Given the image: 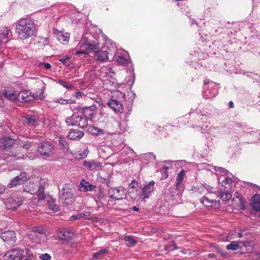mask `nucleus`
Returning <instances> with one entry per match:
<instances>
[{
    "instance_id": "7",
    "label": "nucleus",
    "mask_w": 260,
    "mask_h": 260,
    "mask_svg": "<svg viewBox=\"0 0 260 260\" xmlns=\"http://www.w3.org/2000/svg\"><path fill=\"white\" fill-rule=\"evenodd\" d=\"M23 248L17 247L12 249L4 255V260H23L24 257Z\"/></svg>"
},
{
    "instance_id": "28",
    "label": "nucleus",
    "mask_w": 260,
    "mask_h": 260,
    "mask_svg": "<svg viewBox=\"0 0 260 260\" xmlns=\"http://www.w3.org/2000/svg\"><path fill=\"white\" fill-rule=\"evenodd\" d=\"M25 123L29 126L34 127H36L38 125L37 119L30 115H27L25 117Z\"/></svg>"
},
{
    "instance_id": "36",
    "label": "nucleus",
    "mask_w": 260,
    "mask_h": 260,
    "mask_svg": "<svg viewBox=\"0 0 260 260\" xmlns=\"http://www.w3.org/2000/svg\"><path fill=\"white\" fill-rule=\"evenodd\" d=\"M90 132L96 136L103 135L104 134V132L102 129L96 127L92 126L90 129Z\"/></svg>"
},
{
    "instance_id": "49",
    "label": "nucleus",
    "mask_w": 260,
    "mask_h": 260,
    "mask_svg": "<svg viewBox=\"0 0 260 260\" xmlns=\"http://www.w3.org/2000/svg\"><path fill=\"white\" fill-rule=\"evenodd\" d=\"M217 251L218 252V253H219L222 257H229V253L226 252L225 250H222L219 248H217Z\"/></svg>"
},
{
    "instance_id": "21",
    "label": "nucleus",
    "mask_w": 260,
    "mask_h": 260,
    "mask_svg": "<svg viewBox=\"0 0 260 260\" xmlns=\"http://www.w3.org/2000/svg\"><path fill=\"white\" fill-rule=\"evenodd\" d=\"M58 237L62 240L69 241L74 236V233L70 230L62 229L58 232Z\"/></svg>"
},
{
    "instance_id": "26",
    "label": "nucleus",
    "mask_w": 260,
    "mask_h": 260,
    "mask_svg": "<svg viewBox=\"0 0 260 260\" xmlns=\"http://www.w3.org/2000/svg\"><path fill=\"white\" fill-rule=\"evenodd\" d=\"M251 206L256 211H260V194H255L252 198Z\"/></svg>"
},
{
    "instance_id": "32",
    "label": "nucleus",
    "mask_w": 260,
    "mask_h": 260,
    "mask_svg": "<svg viewBox=\"0 0 260 260\" xmlns=\"http://www.w3.org/2000/svg\"><path fill=\"white\" fill-rule=\"evenodd\" d=\"M226 248L229 250L235 251L241 248V246L235 241H232L226 246Z\"/></svg>"
},
{
    "instance_id": "2",
    "label": "nucleus",
    "mask_w": 260,
    "mask_h": 260,
    "mask_svg": "<svg viewBox=\"0 0 260 260\" xmlns=\"http://www.w3.org/2000/svg\"><path fill=\"white\" fill-rule=\"evenodd\" d=\"M66 123L68 126H75L81 128H85L88 125L87 118L79 113L76 108L74 109L73 115L66 118Z\"/></svg>"
},
{
    "instance_id": "47",
    "label": "nucleus",
    "mask_w": 260,
    "mask_h": 260,
    "mask_svg": "<svg viewBox=\"0 0 260 260\" xmlns=\"http://www.w3.org/2000/svg\"><path fill=\"white\" fill-rule=\"evenodd\" d=\"M74 102L72 100H64L63 99H59L57 100L56 103H58L61 105H66L68 103H73Z\"/></svg>"
},
{
    "instance_id": "15",
    "label": "nucleus",
    "mask_w": 260,
    "mask_h": 260,
    "mask_svg": "<svg viewBox=\"0 0 260 260\" xmlns=\"http://www.w3.org/2000/svg\"><path fill=\"white\" fill-rule=\"evenodd\" d=\"M215 86L216 84L215 83H211L209 87H203V96L206 99L215 97L217 94V90L215 88Z\"/></svg>"
},
{
    "instance_id": "20",
    "label": "nucleus",
    "mask_w": 260,
    "mask_h": 260,
    "mask_svg": "<svg viewBox=\"0 0 260 260\" xmlns=\"http://www.w3.org/2000/svg\"><path fill=\"white\" fill-rule=\"evenodd\" d=\"M83 165L89 171H95L101 167V164L95 160H84L83 161Z\"/></svg>"
},
{
    "instance_id": "22",
    "label": "nucleus",
    "mask_w": 260,
    "mask_h": 260,
    "mask_svg": "<svg viewBox=\"0 0 260 260\" xmlns=\"http://www.w3.org/2000/svg\"><path fill=\"white\" fill-rule=\"evenodd\" d=\"M83 136L84 133L82 131L76 129H71L68 135V137L72 140H80Z\"/></svg>"
},
{
    "instance_id": "41",
    "label": "nucleus",
    "mask_w": 260,
    "mask_h": 260,
    "mask_svg": "<svg viewBox=\"0 0 260 260\" xmlns=\"http://www.w3.org/2000/svg\"><path fill=\"white\" fill-rule=\"evenodd\" d=\"M58 83L63 87L69 89H72L74 87V85L72 84H71L69 82H67L62 80H59Z\"/></svg>"
},
{
    "instance_id": "34",
    "label": "nucleus",
    "mask_w": 260,
    "mask_h": 260,
    "mask_svg": "<svg viewBox=\"0 0 260 260\" xmlns=\"http://www.w3.org/2000/svg\"><path fill=\"white\" fill-rule=\"evenodd\" d=\"M57 39L61 43L68 42L69 40V36L67 33L63 34L62 32H59L58 34Z\"/></svg>"
},
{
    "instance_id": "64",
    "label": "nucleus",
    "mask_w": 260,
    "mask_h": 260,
    "mask_svg": "<svg viewBox=\"0 0 260 260\" xmlns=\"http://www.w3.org/2000/svg\"><path fill=\"white\" fill-rule=\"evenodd\" d=\"M78 219H80L78 214L75 215H73L70 217V220L71 221H74V220H77Z\"/></svg>"
},
{
    "instance_id": "48",
    "label": "nucleus",
    "mask_w": 260,
    "mask_h": 260,
    "mask_svg": "<svg viewBox=\"0 0 260 260\" xmlns=\"http://www.w3.org/2000/svg\"><path fill=\"white\" fill-rule=\"evenodd\" d=\"M24 250L25 252L26 258H34V255L32 251L27 248H25Z\"/></svg>"
},
{
    "instance_id": "63",
    "label": "nucleus",
    "mask_w": 260,
    "mask_h": 260,
    "mask_svg": "<svg viewBox=\"0 0 260 260\" xmlns=\"http://www.w3.org/2000/svg\"><path fill=\"white\" fill-rule=\"evenodd\" d=\"M212 82H209V80H208V79H205L204 80V87H209L210 85V84Z\"/></svg>"
},
{
    "instance_id": "62",
    "label": "nucleus",
    "mask_w": 260,
    "mask_h": 260,
    "mask_svg": "<svg viewBox=\"0 0 260 260\" xmlns=\"http://www.w3.org/2000/svg\"><path fill=\"white\" fill-rule=\"evenodd\" d=\"M69 56H67L66 57L60 58L59 60V61L61 62L63 64H66L67 63V61L70 59Z\"/></svg>"
},
{
    "instance_id": "51",
    "label": "nucleus",
    "mask_w": 260,
    "mask_h": 260,
    "mask_svg": "<svg viewBox=\"0 0 260 260\" xmlns=\"http://www.w3.org/2000/svg\"><path fill=\"white\" fill-rule=\"evenodd\" d=\"M236 128H241L243 131L244 132H245V130L246 129V125L243 124L241 123L237 122L235 124Z\"/></svg>"
},
{
    "instance_id": "33",
    "label": "nucleus",
    "mask_w": 260,
    "mask_h": 260,
    "mask_svg": "<svg viewBox=\"0 0 260 260\" xmlns=\"http://www.w3.org/2000/svg\"><path fill=\"white\" fill-rule=\"evenodd\" d=\"M116 61L118 64L122 66H126L128 63V60L123 56L118 55L116 57Z\"/></svg>"
},
{
    "instance_id": "18",
    "label": "nucleus",
    "mask_w": 260,
    "mask_h": 260,
    "mask_svg": "<svg viewBox=\"0 0 260 260\" xmlns=\"http://www.w3.org/2000/svg\"><path fill=\"white\" fill-rule=\"evenodd\" d=\"M29 238L32 243L40 245H44L46 240L45 234L37 235L36 233H31L29 235Z\"/></svg>"
},
{
    "instance_id": "54",
    "label": "nucleus",
    "mask_w": 260,
    "mask_h": 260,
    "mask_svg": "<svg viewBox=\"0 0 260 260\" xmlns=\"http://www.w3.org/2000/svg\"><path fill=\"white\" fill-rule=\"evenodd\" d=\"M43 66H44L45 68L47 70H49L51 68V66L49 63H45V62H39V65H38L39 67H41Z\"/></svg>"
},
{
    "instance_id": "43",
    "label": "nucleus",
    "mask_w": 260,
    "mask_h": 260,
    "mask_svg": "<svg viewBox=\"0 0 260 260\" xmlns=\"http://www.w3.org/2000/svg\"><path fill=\"white\" fill-rule=\"evenodd\" d=\"M87 153L85 151L79 152L75 154V157L76 159H83L87 156Z\"/></svg>"
},
{
    "instance_id": "38",
    "label": "nucleus",
    "mask_w": 260,
    "mask_h": 260,
    "mask_svg": "<svg viewBox=\"0 0 260 260\" xmlns=\"http://www.w3.org/2000/svg\"><path fill=\"white\" fill-rule=\"evenodd\" d=\"M108 250H107L106 249H101L100 250H99L98 252L94 253L92 256H93V258L95 259H99L101 256H102L104 253H107L108 252Z\"/></svg>"
},
{
    "instance_id": "45",
    "label": "nucleus",
    "mask_w": 260,
    "mask_h": 260,
    "mask_svg": "<svg viewBox=\"0 0 260 260\" xmlns=\"http://www.w3.org/2000/svg\"><path fill=\"white\" fill-rule=\"evenodd\" d=\"M44 90H45L44 88H42L41 89V92L39 94H37V93L34 94V96L35 98V100L38 99L40 100H42V99H44V96L43 95V93L44 92Z\"/></svg>"
},
{
    "instance_id": "24",
    "label": "nucleus",
    "mask_w": 260,
    "mask_h": 260,
    "mask_svg": "<svg viewBox=\"0 0 260 260\" xmlns=\"http://www.w3.org/2000/svg\"><path fill=\"white\" fill-rule=\"evenodd\" d=\"M115 193L116 200H121L126 198V190L122 186L116 187Z\"/></svg>"
},
{
    "instance_id": "55",
    "label": "nucleus",
    "mask_w": 260,
    "mask_h": 260,
    "mask_svg": "<svg viewBox=\"0 0 260 260\" xmlns=\"http://www.w3.org/2000/svg\"><path fill=\"white\" fill-rule=\"evenodd\" d=\"M240 204H239V207L241 209L244 210L245 208V203L246 202L245 200L243 198L241 199L240 200H239Z\"/></svg>"
},
{
    "instance_id": "46",
    "label": "nucleus",
    "mask_w": 260,
    "mask_h": 260,
    "mask_svg": "<svg viewBox=\"0 0 260 260\" xmlns=\"http://www.w3.org/2000/svg\"><path fill=\"white\" fill-rule=\"evenodd\" d=\"M116 192V187H110L108 189V193L109 194V196L111 198L115 200V192Z\"/></svg>"
},
{
    "instance_id": "27",
    "label": "nucleus",
    "mask_w": 260,
    "mask_h": 260,
    "mask_svg": "<svg viewBox=\"0 0 260 260\" xmlns=\"http://www.w3.org/2000/svg\"><path fill=\"white\" fill-rule=\"evenodd\" d=\"M123 240L126 243V245L128 247H134L138 242L132 236H125L123 238Z\"/></svg>"
},
{
    "instance_id": "14",
    "label": "nucleus",
    "mask_w": 260,
    "mask_h": 260,
    "mask_svg": "<svg viewBox=\"0 0 260 260\" xmlns=\"http://www.w3.org/2000/svg\"><path fill=\"white\" fill-rule=\"evenodd\" d=\"M35 100L34 94H32L28 90H21L17 94V102L28 103L33 101Z\"/></svg>"
},
{
    "instance_id": "39",
    "label": "nucleus",
    "mask_w": 260,
    "mask_h": 260,
    "mask_svg": "<svg viewBox=\"0 0 260 260\" xmlns=\"http://www.w3.org/2000/svg\"><path fill=\"white\" fill-rule=\"evenodd\" d=\"M48 206L49 208L51 210L56 211L58 210V207L56 205L53 200L48 201Z\"/></svg>"
},
{
    "instance_id": "50",
    "label": "nucleus",
    "mask_w": 260,
    "mask_h": 260,
    "mask_svg": "<svg viewBox=\"0 0 260 260\" xmlns=\"http://www.w3.org/2000/svg\"><path fill=\"white\" fill-rule=\"evenodd\" d=\"M39 257L42 260H50L51 256L49 254L43 253L39 256Z\"/></svg>"
},
{
    "instance_id": "30",
    "label": "nucleus",
    "mask_w": 260,
    "mask_h": 260,
    "mask_svg": "<svg viewBox=\"0 0 260 260\" xmlns=\"http://www.w3.org/2000/svg\"><path fill=\"white\" fill-rule=\"evenodd\" d=\"M200 201L201 203L207 207H210V204L215 203L216 202L215 200H211L206 196H204L201 198Z\"/></svg>"
},
{
    "instance_id": "52",
    "label": "nucleus",
    "mask_w": 260,
    "mask_h": 260,
    "mask_svg": "<svg viewBox=\"0 0 260 260\" xmlns=\"http://www.w3.org/2000/svg\"><path fill=\"white\" fill-rule=\"evenodd\" d=\"M32 233H36L37 235H40L42 234H45L42 228L35 227L34 228Z\"/></svg>"
},
{
    "instance_id": "60",
    "label": "nucleus",
    "mask_w": 260,
    "mask_h": 260,
    "mask_svg": "<svg viewBox=\"0 0 260 260\" xmlns=\"http://www.w3.org/2000/svg\"><path fill=\"white\" fill-rule=\"evenodd\" d=\"M104 196H105L104 192L102 191V189H100V192H99V194L98 195V198L100 200H101L104 198Z\"/></svg>"
},
{
    "instance_id": "23",
    "label": "nucleus",
    "mask_w": 260,
    "mask_h": 260,
    "mask_svg": "<svg viewBox=\"0 0 260 260\" xmlns=\"http://www.w3.org/2000/svg\"><path fill=\"white\" fill-rule=\"evenodd\" d=\"M94 52V58L98 61L103 62L108 60V52L107 50L103 51L100 50L98 51V50H95Z\"/></svg>"
},
{
    "instance_id": "4",
    "label": "nucleus",
    "mask_w": 260,
    "mask_h": 260,
    "mask_svg": "<svg viewBox=\"0 0 260 260\" xmlns=\"http://www.w3.org/2000/svg\"><path fill=\"white\" fill-rule=\"evenodd\" d=\"M37 149L42 156L47 157H52L55 153V146L49 141L40 143Z\"/></svg>"
},
{
    "instance_id": "37",
    "label": "nucleus",
    "mask_w": 260,
    "mask_h": 260,
    "mask_svg": "<svg viewBox=\"0 0 260 260\" xmlns=\"http://www.w3.org/2000/svg\"><path fill=\"white\" fill-rule=\"evenodd\" d=\"M58 142L60 146L64 149V151H68L69 147L66 139L63 137H60Z\"/></svg>"
},
{
    "instance_id": "56",
    "label": "nucleus",
    "mask_w": 260,
    "mask_h": 260,
    "mask_svg": "<svg viewBox=\"0 0 260 260\" xmlns=\"http://www.w3.org/2000/svg\"><path fill=\"white\" fill-rule=\"evenodd\" d=\"M145 157H147L150 159V161H151V160H155L156 158V156L151 152L145 154Z\"/></svg>"
},
{
    "instance_id": "11",
    "label": "nucleus",
    "mask_w": 260,
    "mask_h": 260,
    "mask_svg": "<svg viewBox=\"0 0 260 260\" xmlns=\"http://www.w3.org/2000/svg\"><path fill=\"white\" fill-rule=\"evenodd\" d=\"M22 203L21 198L14 194L12 195L7 200L6 206L8 210H16Z\"/></svg>"
},
{
    "instance_id": "31",
    "label": "nucleus",
    "mask_w": 260,
    "mask_h": 260,
    "mask_svg": "<svg viewBox=\"0 0 260 260\" xmlns=\"http://www.w3.org/2000/svg\"><path fill=\"white\" fill-rule=\"evenodd\" d=\"M220 196L223 200L225 201L229 200L232 197L230 191L228 190H226L225 188L220 189Z\"/></svg>"
},
{
    "instance_id": "1",
    "label": "nucleus",
    "mask_w": 260,
    "mask_h": 260,
    "mask_svg": "<svg viewBox=\"0 0 260 260\" xmlns=\"http://www.w3.org/2000/svg\"><path fill=\"white\" fill-rule=\"evenodd\" d=\"M36 25L30 19H20L17 22L16 32L19 39L25 40L32 36L36 32Z\"/></svg>"
},
{
    "instance_id": "6",
    "label": "nucleus",
    "mask_w": 260,
    "mask_h": 260,
    "mask_svg": "<svg viewBox=\"0 0 260 260\" xmlns=\"http://www.w3.org/2000/svg\"><path fill=\"white\" fill-rule=\"evenodd\" d=\"M76 108L77 110H78L79 113L85 116L87 120H91L96 116L98 108L94 104L89 106H79Z\"/></svg>"
},
{
    "instance_id": "42",
    "label": "nucleus",
    "mask_w": 260,
    "mask_h": 260,
    "mask_svg": "<svg viewBox=\"0 0 260 260\" xmlns=\"http://www.w3.org/2000/svg\"><path fill=\"white\" fill-rule=\"evenodd\" d=\"M249 235L248 232L245 230H240L238 232L236 233V236L238 238H246Z\"/></svg>"
},
{
    "instance_id": "17",
    "label": "nucleus",
    "mask_w": 260,
    "mask_h": 260,
    "mask_svg": "<svg viewBox=\"0 0 260 260\" xmlns=\"http://www.w3.org/2000/svg\"><path fill=\"white\" fill-rule=\"evenodd\" d=\"M15 142V140L10 137H4L0 140V149L7 151L14 145Z\"/></svg>"
},
{
    "instance_id": "44",
    "label": "nucleus",
    "mask_w": 260,
    "mask_h": 260,
    "mask_svg": "<svg viewBox=\"0 0 260 260\" xmlns=\"http://www.w3.org/2000/svg\"><path fill=\"white\" fill-rule=\"evenodd\" d=\"M85 95V94L84 92L83 91H77L75 92V93L73 94V96L77 99H81Z\"/></svg>"
},
{
    "instance_id": "53",
    "label": "nucleus",
    "mask_w": 260,
    "mask_h": 260,
    "mask_svg": "<svg viewBox=\"0 0 260 260\" xmlns=\"http://www.w3.org/2000/svg\"><path fill=\"white\" fill-rule=\"evenodd\" d=\"M203 186H204V187L205 188H206V189L208 191V192L209 193H212V192H213V187L211 186L210 185L206 184V183H204V184H203Z\"/></svg>"
},
{
    "instance_id": "57",
    "label": "nucleus",
    "mask_w": 260,
    "mask_h": 260,
    "mask_svg": "<svg viewBox=\"0 0 260 260\" xmlns=\"http://www.w3.org/2000/svg\"><path fill=\"white\" fill-rule=\"evenodd\" d=\"M215 170L220 172H224L226 174L230 173L228 170L222 167H217V169H215Z\"/></svg>"
},
{
    "instance_id": "58",
    "label": "nucleus",
    "mask_w": 260,
    "mask_h": 260,
    "mask_svg": "<svg viewBox=\"0 0 260 260\" xmlns=\"http://www.w3.org/2000/svg\"><path fill=\"white\" fill-rule=\"evenodd\" d=\"M198 115L200 117L202 116L203 118H202L201 119L203 120H207V118L209 116L210 114H208V112H206V114H201V113H198Z\"/></svg>"
},
{
    "instance_id": "19",
    "label": "nucleus",
    "mask_w": 260,
    "mask_h": 260,
    "mask_svg": "<svg viewBox=\"0 0 260 260\" xmlns=\"http://www.w3.org/2000/svg\"><path fill=\"white\" fill-rule=\"evenodd\" d=\"M4 96L7 100L17 103V94H16L14 89L11 88H7L4 90Z\"/></svg>"
},
{
    "instance_id": "61",
    "label": "nucleus",
    "mask_w": 260,
    "mask_h": 260,
    "mask_svg": "<svg viewBox=\"0 0 260 260\" xmlns=\"http://www.w3.org/2000/svg\"><path fill=\"white\" fill-rule=\"evenodd\" d=\"M75 54L77 55H80V54H88V53L84 50H78L75 52Z\"/></svg>"
},
{
    "instance_id": "10",
    "label": "nucleus",
    "mask_w": 260,
    "mask_h": 260,
    "mask_svg": "<svg viewBox=\"0 0 260 260\" xmlns=\"http://www.w3.org/2000/svg\"><path fill=\"white\" fill-rule=\"evenodd\" d=\"M29 179V176L27 173L22 172L15 177L13 178L11 182L8 183L7 186L9 188H12L17 185L24 184Z\"/></svg>"
},
{
    "instance_id": "9",
    "label": "nucleus",
    "mask_w": 260,
    "mask_h": 260,
    "mask_svg": "<svg viewBox=\"0 0 260 260\" xmlns=\"http://www.w3.org/2000/svg\"><path fill=\"white\" fill-rule=\"evenodd\" d=\"M155 183V182L152 180L149 182H146L143 187H141L139 200L145 201L151 196L154 190Z\"/></svg>"
},
{
    "instance_id": "40",
    "label": "nucleus",
    "mask_w": 260,
    "mask_h": 260,
    "mask_svg": "<svg viewBox=\"0 0 260 260\" xmlns=\"http://www.w3.org/2000/svg\"><path fill=\"white\" fill-rule=\"evenodd\" d=\"M178 249V247H177V245L174 242L172 244L167 245L165 247V250L168 252L172 251Z\"/></svg>"
},
{
    "instance_id": "5",
    "label": "nucleus",
    "mask_w": 260,
    "mask_h": 260,
    "mask_svg": "<svg viewBox=\"0 0 260 260\" xmlns=\"http://www.w3.org/2000/svg\"><path fill=\"white\" fill-rule=\"evenodd\" d=\"M74 189L72 185L64 184L59 192V199L63 204H69L74 196Z\"/></svg>"
},
{
    "instance_id": "13",
    "label": "nucleus",
    "mask_w": 260,
    "mask_h": 260,
    "mask_svg": "<svg viewBox=\"0 0 260 260\" xmlns=\"http://www.w3.org/2000/svg\"><path fill=\"white\" fill-rule=\"evenodd\" d=\"M81 43L87 50L95 51L99 49V44L93 40L89 39L85 35L82 36Z\"/></svg>"
},
{
    "instance_id": "12",
    "label": "nucleus",
    "mask_w": 260,
    "mask_h": 260,
    "mask_svg": "<svg viewBox=\"0 0 260 260\" xmlns=\"http://www.w3.org/2000/svg\"><path fill=\"white\" fill-rule=\"evenodd\" d=\"M0 238L5 242L11 246L14 245L16 241V234L13 231H7L3 232L2 231Z\"/></svg>"
},
{
    "instance_id": "25",
    "label": "nucleus",
    "mask_w": 260,
    "mask_h": 260,
    "mask_svg": "<svg viewBox=\"0 0 260 260\" xmlns=\"http://www.w3.org/2000/svg\"><path fill=\"white\" fill-rule=\"evenodd\" d=\"M81 190L84 192H88L93 190L96 186L90 184L89 182L82 180L80 184Z\"/></svg>"
},
{
    "instance_id": "16",
    "label": "nucleus",
    "mask_w": 260,
    "mask_h": 260,
    "mask_svg": "<svg viewBox=\"0 0 260 260\" xmlns=\"http://www.w3.org/2000/svg\"><path fill=\"white\" fill-rule=\"evenodd\" d=\"M12 37V32L8 27L0 28V44H6Z\"/></svg>"
},
{
    "instance_id": "8",
    "label": "nucleus",
    "mask_w": 260,
    "mask_h": 260,
    "mask_svg": "<svg viewBox=\"0 0 260 260\" xmlns=\"http://www.w3.org/2000/svg\"><path fill=\"white\" fill-rule=\"evenodd\" d=\"M141 187L140 184L136 179H133L129 184L128 194L132 199L139 200Z\"/></svg>"
},
{
    "instance_id": "3",
    "label": "nucleus",
    "mask_w": 260,
    "mask_h": 260,
    "mask_svg": "<svg viewBox=\"0 0 260 260\" xmlns=\"http://www.w3.org/2000/svg\"><path fill=\"white\" fill-rule=\"evenodd\" d=\"M117 97L113 95L107 103L108 106L116 113H122L123 112V105L121 102L125 100V94L121 92H116Z\"/></svg>"
},
{
    "instance_id": "29",
    "label": "nucleus",
    "mask_w": 260,
    "mask_h": 260,
    "mask_svg": "<svg viewBox=\"0 0 260 260\" xmlns=\"http://www.w3.org/2000/svg\"><path fill=\"white\" fill-rule=\"evenodd\" d=\"M185 175V172L183 169L177 174L176 183V186L177 188L179 187L182 182L184 178Z\"/></svg>"
},
{
    "instance_id": "59",
    "label": "nucleus",
    "mask_w": 260,
    "mask_h": 260,
    "mask_svg": "<svg viewBox=\"0 0 260 260\" xmlns=\"http://www.w3.org/2000/svg\"><path fill=\"white\" fill-rule=\"evenodd\" d=\"M233 181L232 180V179L230 177H227L223 181V183L224 184H231L232 183Z\"/></svg>"
},
{
    "instance_id": "35",
    "label": "nucleus",
    "mask_w": 260,
    "mask_h": 260,
    "mask_svg": "<svg viewBox=\"0 0 260 260\" xmlns=\"http://www.w3.org/2000/svg\"><path fill=\"white\" fill-rule=\"evenodd\" d=\"M44 186L43 185H40L38 187V190L37 192V196L40 200H44L45 194H44Z\"/></svg>"
}]
</instances>
